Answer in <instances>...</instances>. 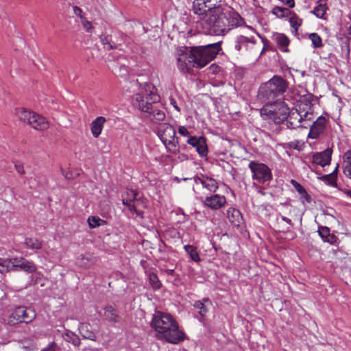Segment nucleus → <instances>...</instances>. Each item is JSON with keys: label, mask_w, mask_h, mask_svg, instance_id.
<instances>
[{"label": "nucleus", "mask_w": 351, "mask_h": 351, "mask_svg": "<svg viewBox=\"0 0 351 351\" xmlns=\"http://www.w3.org/2000/svg\"><path fill=\"white\" fill-rule=\"evenodd\" d=\"M121 40H123V36L122 35L121 36Z\"/></svg>", "instance_id": "nucleus-62"}, {"label": "nucleus", "mask_w": 351, "mask_h": 351, "mask_svg": "<svg viewBox=\"0 0 351 351\" xmlns=\"http://www.w3.org/2000/svg\"><path fill=\"white\" fill-rule=\"evenodd\" d=\"M217 69V66L214 65V64H212L210 67V70H213V72H215V69Z\"/></svg>", "instance_id": "nucleus-58"}, {"label": "nucleus", "mask_w": 351, "mask_h": 351, "mask_svg": "<svg viewBox=\"0 0 351 351\" xmlns=\"http://www.w3.org/2000/svg\"><path fill=\"white\" fill-rule=\"evenodd\" d=\"M317 5L311 11L317 18L323 19L328 10L326 0H319Z\"/></svg>", "instance_id": "nucleus-30"}, {"label": "nucleus", "mask_w": 351, "mask_h": 351, "mask_svg": "<svg viewBox=\"0 0 351 351\" xmlns=\"http://www.w3.org/2000/svg\"><path fill=\"white\" fill-rule=\"evenodd\" d=\"M73 12L74 14L80 17V19L82 20V19H84L83 16H82V10L81 8H80L79 7L77 6H74L73 7Z\"/></svg>", "instance_id": "nucleus-51"}, {"label": "nucleus", "mask_w": 351, "mask_h": 351, "mask_svg": "<svg viewBox=\"0 0 351 351\" xmlns=\"http://www.w3.org/2000/svg\"><path fill=\"white\" fill-rule=\"evenodd\" d=\"M274 40L276 42L278 46L282 52H287L289 51L287 47L289 45L290 40L285 34L276 33L274 35Z\"/></svg>", "instance_id": "nucleus-26"}, {"label": "nucleus", "mask_w": 351, "mask_h": 351, "mask_svg": "<svg viewBox=\"0 0 351 351\" xmlns=\"http://www.w3.org/2000/svg\"><path fill=\"white\" fill-rule=\"evenodd\" d=\"M88 226L90 228H95L106 223L105 221L98 217H89L88 218Z\"/></svg>", "instance_id": "nucleus-38"}, {"label": "nucleus", "mask_w": 351, "mask_h": 351, "mask_svg": "<svg viewBox=\"0 0 351 351\" xmlns=\"http://www.w3.org/2000/svg\"><path fill=\"white\" fill-rule=\"evenodd\" d=\"M150 326L156 332L158 339L169 343L178 344L186 338L176 319L168 313L156 311L152 316Z\"/></svg>", "instance_id": "nucleus-2"}, {"label": "nucleus", "mask_w": 351, "mask_h": 351, "mask_svg": "<svg viewBox=\"0 0 351 351\" xmlns=\"http://www.w3.org/2000/svg\"><path fill=\"white\" fill-rule=\"evenodd\" d=\"M106 121L104 117H98L91 123L90 130L95 138H97L101 134Z\"/></svg>", "instance_id": "nucleus-24"}, {"label": "nucleus", "mask_w": 351, "mask_h": 351, "mask_svg": "<svg viewBox=\"0 0 351 351\" xmlns=\"http://www.w3.org/2000/svg\"><path fill=\"white\" fill-rule=\"evenodd\" d=\"M199 143H200V138H197L196 136H191L187 140V143L195 147L199 144Z\"/></svg>", "instance_id": "nucleus-44"}, {"label": "nucleus", "mask_w": 351, "mask_h": 351, "mask_svg": "<svg viewBox=\"0 0 351 351\" xmlns=\"http://www.w3.org/2000/svg\"><path fill=\"white\" fill-rule=\"evenodd\" d=\"M152 99V104L149 108H145V112L143 113V116L154 124H160L166 118L164 107L160 103L159 95H154Z\"/></svg>", "instance_id": "nucleus-10"}, {"label": "nucleus", "mask_w": 351, "mask_h": 351, "mask_svg": "<svg viewBox=\"0 0 351 351\" xmlns=\"http://www.w3.org/2000/svg\"><path fill=\"white\" fill-rule=\"evenodd\" d=\"M221 0H194L192 3L191 12L193 16L202 15L216 8L223 7L220 5Z\"/></svg>", "instance_id": "nucleus-15"}, {"label": "nucleus", "mask_w": 351, "mask_h": 351, "mask_svg": "<svg viewBox=\"0 0 351 351\" xmlns=\"http://www.w3.org/2000/svg\"><path fill=\"white\" fill-rule=\"evenodd\" d=\"M15 114L19 121L26 123L35 130H45L49 128V122L45 118L24 108H16Z\"/></svg>", "instance_id": "nucleus-7"}, {"label": "nucleus", "mask_w": 351, "mask_h": 351, "mask_svg": "<svg viewBox=\"0 0 351 351\" xmlns=\"http://www.w3.org/2000/svg\"><path fill=\"white\" fill-rule=\"evenodd\" d=\"M36 317L35 311L30 307L19 306L9 315L8 322L10 325L19 323L29 324Z\"/></svg>", "instance_id": "nucleus-11"}, {"label": "nucleus", "mask_w": 351, "mask_h": 351, "mask_svg": "<svg viewBox=\"0 0 351 351\" xmlns=\"http://www.w3.org/2000/svg\"><path fill=\"white\" fill-rule=\"evenodd\" d=\"M281 1L284 5H286L290 8H293L295 6V1L294 0H279Z\"/></svg>", "instance_id": "nucleus-50"}, {"label": "nucleus", "mask_w": 351, "mask_h": 351, "mask_svg": "<svg viewBox=\"0 0 351 351\" xmlns=\"http://www.w3.org/2000/svg\"><path fill=\"white\" fill-rule=\"evenodd\" d=\"M15 167H16V171H18V173H19L20 174H23L24 173V169H23V167L19 165H15Z\"/></svg>", "instance_id": "nucleus-56"}, {"label": "nucleus", "mask_w": 351, "mask_h": 351, "mask_svg": "<svg viewBox=\"0 0 351 351\" xmlns=\"http://www.w3.org/2000/svg\"><path fill=\"white\" fill-rule=\"evenodd\" d=\"M184 249L186 251V252L189 255L191 260H193L195 262H198L200 261L199 255L195 247L191 245H184Z\"/></svg>", "instance_id": "nucleus-35"}, {"label": "nucleus", "mask_w": 351, "mask_h": 351, "mask_svg": "<svg viewBox=\"0 0 351 351\" xmlns=\"http://www.w3.org/2000/svg\"><path fill=\"white\" fill-rule=\"evenodd\" d=\"M338 169H339V165H337L335 170L330 174L323 176L322 180L324 181L328 182L330 184H335V182H336V178H337V173L338 171Z\"/></svg>", "instance_id": "nucleus-42"}, {"label": "nucleus", "mask_w": 351, "mask_h": 351, "mask_svg": "<svg viewBox=\"0 0 351 351\" xmlns=\"http://www.w3.org/2000/svg\"><path fill=\"white\" fill-rule=\"evenodd\" d=\"M196 150L201 156H204L207 154L208 149L206 144V141L203 137H200V143L195 147Z\"/></svg>", "instance_id": "nucleus-41"}, {"label": "nucleus", "mask_w": 351, "mask_h": 351, "mask_svg": "<svg viewBox=\"0 0 351 351\" xmlns=\"http://www.w3.org/2000/svg\"><path fill=\"white\" fill-rule=\"evenodd\" d=\"M271 12L278 18H284L289 16V15L291 14V10L286 8L275 6L272 9Z\"/></svg>", "instance_id": "nucleus-37"}, {"label": "nucleus", "mask_w": 351, "mask_h": 351, "mask_svg": "<svg viewBox=\"0 0 351 351\" xmlns=\"http://www.w3.org/2000/svg\"><path fill=\"white\" fill-rule=\"evenodd\" d=\"M313 118L314 113L311 101L300 100L295 109L289 110L287 118L285 120L289 128L295 129L302 126V121H311Z\"/></svg>", "instance_id": "nucleus-4"}, {"label": "nucleus", "mask_w": 351, "mask_h": 351, "mask_svg": "<svg viewBox=\"0 0 351 351\" xmlns=\"http://www.w3.org/2000/svg\"><path fill=\"white\" fill-rule=\"evenodd\" d=\"M25 244L27 247L32 250H39L42 247V242L35 238H26Z\"/></svg>", "instance_id": "nucleus-36"}, {"label": "nucleus", "mask_w": 351, "mask_h": 351, "mask_svg": "<svg viewBox=\"0 0 351 351\" xmlns=\"http://www.w3.org/2000/svg\"><path fill=\"white\" fill-rule=\"evenodd\" d=\"M104 317L111 323H117L120 321V316L115 308L111 305H107L104 308Z\"/></svg>", "instance_id": "nucleus-27"}, {"label": "nucleus", "mask_w": 351, "mask_h": 351, "mask_svg": "<svg viewBox=\"0 0 351 351\" xmlns=\"http://www.w3.org/2000/svg\"><path fill=\"white\" fill-rule=\"evenodd\" d=\"M98 258L96 256H95L92 253H86L80 254L77 258V264L81 267L84 268H88L90 266L97 263Z\"/></svg>", "instance_id": "nucleus-22"}, {"label": "nucleus", "mask_w": 351, "mask_h": 351, "mask_svg": "<svg viewBox=\"0 0 351 351\" xmlns=\"http://www.w3.org/2000/svg\"><path fill=\"white\" fill-rule=\"evenodd\" d=\"M93 350H94V349L90 348H84L83 349V351H93Z\"/></svg>", "instance_id": "nucleus-60"}, {"label": "nucleus", "mask_w": 351, "mask_h": 351, "mask_svg": "<svg viewBox=\"0 0 351 351\" xmlns=\"http://www.w3.org/2000/svg\"><path fill=\"white\" fill-rule=\"evenodd\" d=\"M128 72V68L125 65H122L119 68V75L121 77H126Z\"/></svg>", "instance_id": "nucleus-46"}, {"label": "nucleus", "mask_w": 351, "mask_h": 351, "mask_svg": "<svg viewBox=\"0 0 351 351\" xmlns=\"http://www.w3.org/2000/svg\"><path fill=\"white\" fill-rule=\"evenodd\" d=\"M12 268V271L20 269L29 273L34 272L36 270V266L32 262L23 258H13Z\"/></svg>", "instance_id": "nucleus-17"}, {"label": "nucleus", "mask_w": 351, "mask_h": 351, "mask_svg": "<svg viewBox=\"0 0 351 351\" xmlns=\"http://www.w3.org/2000/svg\"><path fill=\"white\" fill-rule=\"evenodd\" d=\"M193 179L197 184H201L203 188L210 193L215 192L219 187L217 181L212 178L202 176V177H194Z\"/></svg>", "instance_id": "nucleus-21"}, {"label": "nucleus", "mask_w": 351, "mask_h": 351, "mask_svg": "<svg viewBox=\"0 0 351 351\" xmlns=\"http://www.w3.org/2000/svg\"><path fill=\"white\" fill-rule=\"evenodd\" d=\"M22 351H29L31 349L29 347L23 346L21 347Z\"/></svg>", "instance_id": "nucleus-57"}, {"label": "nucleus", "mask_w": 351, "mask_h": 351, "mask_svg": "<svg viewBox=\"0 0 351 351\" xmlns=\"http://www.w3.org/2000/svg\"><path fill=\"white\" fill-rule=\"evenodd\" d=\"M342 167L345 176L351 179V149L344 153Z\"/></svg>", "instance_id": "nucleus-29"}, {"label": "nucleus", "mask_w": 351, "mask_h": 351, "mask_svg": "<svg viewBox=\"0 0 351 351\" xmlns=\"http://www.w3.org/2000/svg\"><path fill=\"white\" fill-rule=\"evenodd\" d=\"M100 40L104 45V47L107 50L117 49L121 43H116L113 42L108 36L101 35L100 36Z\"/></svg>", "instance_id": "nucleus-33"}, {"label": "nucleus", "mask_w": 351, "mask_h": 351, "mask_svg": "<svg viewBox=\"0 0 351 351\" xmlns=\"http://www.w3.org/2000/svg\"><path fill=\"white\" fill-rule=\"evenodd\" d=\"M249 168L252 172V178L259 183H265L272 178L271 169L265 164L252 161Z\"/></svg>", "instance_id": "nucleus-14"}, {"label": "nucleus", "mask_w": 351, "mask_h": 351, "mask_svg": "<svg viewBox=\"0 0 351 351\" xmlns=\"http://www.w3.org/2000/svg\"><path fill=\"white\" fill-rule=\"evenodd\" d=\"M291 182L293 183L295 190L302 195V194L305 193L306 190L299 183L294 180H291Z\"/></svg>", "instance_id": "nucleus-45"}, {"label": "nucleus", "mask_w": 351, "mask_h": 351, "mask_svg": "<svg viewBox=\"0 0 351 351\" xmlns=\"http://www.w3.org/2000/svg\"><path fill=\"white\" fill-rule=\"evenodd\" d=\"M149 282L154 289H158L160 287V280L155 274H150L149 276Z\"/></svg>", "instance_id": "nucleus-43"}, {"label": "nucleus", "mask_w": 351, "mask_h": 351, "mask_svg": "<svg viewBox=\"0 0 351 351\" xmlns=\"http://www.w3.org/2000/svg\"><path fill=\"white\" fill-rule=\"evenodd\" d=\"M167 272L169 274H173V273L174 272V270L173 269H169L167 271Z\"/></svg>", "instance_id": "nucleus-61"}, {"label": "nucleus", "mask_w": 351, "mask_h": 351, "mask_svg": "<svg viewBox=\"0 0 351 351\" xmlns=\"http://www.w3.org/2000/svg\"><path fill=\"white\" fill-rule=\"evenodd\" d=\"M177 66L182 73H189L195 65L192 49L187 51L186 48H180L177 50Z\"/></svg>", "instance_id": "nucleus-13"}, {"label": "nucleus", "mask_w": 351, "mask_h": 351, "mask_svg": "<svg viewBox=\"0 0 351 351\" xmlns=\"http://www.w3.org/2000/svg\"><path fill=\"white\" fill-rule=\"evenodd\" d=\"M289 16V21L291 27L293 29V33L297 34L298 29L302 24V19L297 14L291 11Z\"/></svg>", "instance_id": "nucleus-31"}, {"label": "nucleus", "mask_w": 351, "mask_h": 351, "mask_svg": "<svg viewBox=\"0 0 351 351\" xmlns=\"http://www.w3.org/2000/svg\"><path fill=\"white\" fill-rule=\"evenodd\" d=\"M226 199L224 196L214 195L206 197L204 203V205L213 210H218L225 205Z\"/></svg>", "instance_id": "nucleus-20"}, {"label": "nucleus", "mask_w": 351, "mask_h": 351, "mask_svg": "<svg viewBox=\"0 0 351 351\" xmlns=\"http://www.w3.org/2000/svg\"><path fill=\"white\" fill-rule=\"evenodd\" d=\"M289 83L278 75H274L268 82L262 84L258 90V97L265 102H269L281 97L287 91Z\"/></svg>", "instance_id": "nucleus-3"}, {"label": "nucleus", "mask_w": 351, "mask_h": 351, "mask_svg": "<svg viewBox=\"0 0 351 351\" xmlns=\"http://www.w3.org/2000/svg\"><path fill=\"white\" fill-rule=\"evenodd\" d=\"M79 331L84 339L96 341L97 336L91 330V325L88 323H81L79 326Z\"/></svg>", "instance_id": "nucleus-23"}, {"label": "nucleus", "mask_w": 351, "mask_h": 351, "mask_svg": "<svg viewBox=\"0 0 351 351\" xmlns=\"http://www.w3.org/2000/svg\"><path fill=\"white\" fill-rule=\"evenodd\" d=\"M301 197L302 199H304L308 203H311V202L312 200L311 197L307 193L306 191L305 192V193H304L301 195Z\"/></svg>", "instance_id": "nucleus-55"}, {"label": "nucleus", "mask_w": 351, "mask_h": 351, "mask_svg": "<svg viewBox=\"0 0 351 351\" xmlns=\"http://www.w3.org/2000/svg\"><path fill=\"white\" fill-rule=\"evenodd\" d=\"M289 112V108L283 101L267 102L261 109V114L264 119L271 120L276 123L284 121Z\"/></svg>", "instance_id": "nucleus-5"}, {"label": "nucleus", "mask_w": 351, "mask_h": 351, "mask_svg": "<svg viewBox=\"0 0 351 351\" xmlns=\"http://www.w3.org/2000/svg\"><path fill=\"white\" fill-rule=\"evenodd\" d=\"M332 152L331 149H326L322 152L314 154L312 162L321 167L328 165L330 163Z\"/></svg>", "instance_id": "nucleus-19"}, {"label": "nucleus", "mask_w": 351, "mask_h": 351, "mask_svg": "<svg viewBox=\"0 0 351 351\" xmlns=\"http://www.w3.org/2000/svg\"><path fill=\"white\" fill-rule=\"evenodd\" d=\"M343 50L345 52V56L346 58H348L350 55V45L349 42L348 40L346 41L344 46L343 47Z\"/></svg>", "instance_id": "nucleus-49"}, {"label": "nucleus", "mask_w": 351, "mask_h": 351, "mask_svg": "<svg viewBox=\"0 0 351 351\" xmlns=\"http://www.w3.org/2000/svg\"><path fill=\"white\" fill-rule=\"evenodd\" d=\"M137 193L134 190L127 189L123 195V204L126 206L128 210L132 213L136 214L137 217L143 218V213L139 210V207L144 206V203L136 197Z\"/></svg>", "instance_id": "nucleus-12"}, {"label": "nucleus", "mask_w": 351, "mask_h": 351, "mask_svg": "<svg viewBox=\"0 0 351 351\" xmlns=\"http://www.w3.org/2000/svg\"><path fill=\"white\" fill-rule=\"evenodd\" d=\"M82 24L83 25V27L84 29L86 31V32H90V29H92V25H91V23L90 21H88V20H86L85 18L84 19H82Z\"/></svg>", "instance_id": "nucleus-47"}, {"label": "nucleus", "mask_w": 351, "mask_h": 351, "mask_svg": "<svg viewBox=\"0 0 351 351\" xmlns=\"http://www.w3.org/2000/svg\"><path fill=\"white\" fill-rule=\"evenodd\" d=\"M345 193L346 194V195L349 197L351 198V190H348L345 192Z\"/></svg>", "instance_id": "nucleus-59"}, {"label": "nucleus", "mask_w": 351, "mask_h": 351, "mask_svg": "<svg viewBox=\"0 0 351 351\" xmlns=\"http://www.w3.org/2000/svg\"><path fill=\"white\" fill-rule=\"evenodd\" d=\"M159 125L158 136L160 140L169 152L176 154L179 151V147L174 128L167 123H162Z\"/></svg>", "instance_id": "nucleus-9"}, {"label": "nucleus", "mask_w": 351, "mask_h": 351, "mask_svg": "<svg viewBox=\"0 0 351 351\" xmlns=\"http://www.w3.org/2000/svg\"><path fill=\"white\" fill-rule=\"evenodd\" d=\"M64 339L71 343L75 346H79L81 343L80 338L73 332H66L64 336Z\"/></svg>", "instance_id": "nucleus-39"}, {"label": "nucleus", "mask_w": 351, "mask_h": 351, "mask_svg": "<svg viewBox=\"0 0 351 351\" xmlns=\"http://www.w3.org/2000/svg\"><path fill=\"white\" fill-rule=\"evenodd\" d=\"M211 306V301L208 298H204L202 301H197L194 304V307L198 310V313L202 317H204L207 314Z\"/></svg>", "instance_id": "nucleus-28"}, {"label": "nucleus", "mask_w": 351, "mask_h": 351, "mask_svg": "<svg viewBox=\"0 0 351 351\" xmlns=\"http://www.w3.org/2000/svg\"><path fill=\"white\" fill-rule=\"evenodd\" d=\"M227 217L229 221L235 226H239L243 221L240 211L234 208H230L227 210Z\"/></svg>", "instance_id": "nucleus-25"}, {"label": "nucleus", "mask_w": 351, "mask_h": 351, "mask_svg": "<svg viewBox=\"0 0 351 351\" xmlns=\"http://www.w3.org/2000/svg\"><path fill=\"white\" fill-rule=\"evenodd\" d=\"M319 234L323 239L324 242L333 243L335 240L334 235H330V229L328 227H320L318 230Z\"/></svg>", "instance_id": "nucleus-32"}, {"label": "nucleus", "mask_w": 351, "mask_h": 351, "mask_svg": "<svg viewBox=\"0 0 351 351\" xmlns=\"http://www.w3.org/2000/svg\"><path fill=\"white\" fill-rule=\"evenodd\" d=\"M326 119L323 116H319L313 123L310 128L308 137L310 138L316 139L325 130Z\"/></svg>", "instance_id": "nucleus-18"}, {"label": "nucleus", "mask_w": 351, "mask_h": 351, "mask_svg": "<svg viewBox=\"0 0 351 351\" xmlns=\"http://www.w3.org/2000/svg\"><path fill=\"white\" fill-rule=\"evenodd\" d=\"M169 101H170V104L171 106H173V107L178 111V112H180V108L178 107V106L177 105V103H176V101L174 98H170L169 99Z\"/></svg>", "instance_id": "nucleus-54"}, {"label": "nucleus", "mask_w": 351, "mask_h": 351, "mask_svg": "<svg viewBox=\"0 0 351 351\" xmlns=\"http://www.w3.org/2000/svg\"><path fill=\"white\" fill-rule=\"evenodd\" d=\"M154 95H158L156 89L154 86L149 84H145L141 86L139 90L134 95L133 104L138 108L143 113L145 109L152 104Z\"/></svg>", "instance_id": "nucleus-8"}, {"label": "nucleus", "mask_w": 351, "mask_h": 351, "mask_svg": "<svg viewBox=\"0 0 351 351\" xmlns=\"http://www.w3.org/2000/svg\"><path fill=\"white\" fill-rule=\"evenodd\" d=\"M308 38L311 40L312 45L315 48H319L322 47V40L317 34L311 33L308 35Z\"/></svg>", "instance_id": "nucleus-40"}, {"label": "nucleus", "mask_w": 351, "mask_h": 351, "mask_svg": "<svg viewBox=\"0 0 351 351\" xmlns=\"http://www.w3.org/2000/svg\"><path fill=\"white\" fill-rule=\"evenodd\" d=\"M12 258H0V274H3L12 271Z\"/></svg>", "instance_id": "nucleus-34"}, {"label": "nucleus", "mask_w": 351, "mask_h": 351, "mask_svg": "<svg viewBox=\"0 0 351 351\" xmlns=\"http://www.w3.org/2000/svg\"><path fill=\"white\" fill-rule=\"evenodd\" d=\"M257 42L254 36L240 35L237 37L234 48L238 51H253L257 48Z\"/></svg>", "instance_id": "nucleus-16"}, {"label": "nucleus", "mask_w": 351, "mask_h": 351, "mask_svg": "<svg viewBox=\"0 0 351 351\" xmlns=\"http://www.w3.org/2000/svg\"><path fill=\"white\" fill-rule=\"evenodd\" d=\"M56 350V343L54 342H51L48 344V346L43 348L41 351H55Z\"/></svg>", "instance_id": "nucleus-52"}, {"label": "nucleus", "mask_w": 351, "mask_h": 351, "mask_svg": "<svg viewBox=\"0 0 351 351\" xmlns=\"http://www.w3.org/2000/svg\"><path fill=\"white\" fill-rule=\"evenodd\" d=\"M192 55L195 64L202 68L211 62L221 51L220 43L209 44L205 46L193 47Z\"/></svg>", "instance_id": "nucleus-6"}, {"label": "nucleus", "mask_w": 351, "mask_h": 351, "mask_svg": "<svg viewBox=\"0 0 351 351\" xmlns=\"http://www.w3.org/2000/svg\"><path fill=\"white\" fill-rule=\"evenodd\" d=\"M193 18L197 27L201 28L205 34L215 36H223L243 23L239 14L226 5Z\"/></svg>", "instance_id": "nucleus-1"}, {"label": "nucleus", "mask_w": 351, "mask_h": 351, "mask_svg": "<svg viewBox=\"0 0 351 351\" xmlns=\"http://www.w3.org/2000/svg\"><path fill=\"white\" fill-rule=\"evenodd\" d=\"M281 219L282 221L287 223L288 226L286 228L287 230H289V228L293 226L292 221L289 218L286 217L285 216H281Z\"/></svg>", "instance_id": "nucleus-53"}, {"label": "nucleus", "mask_w": 351, "mask_h": 351, "mask_svg": "<svg viewBox=\"0 0 351 351\" xmlns=\"http://www.w3.org/2000/svg\"><path fill=\"white\" fill-rule=\"evenodd\" d=\"M178 133L180 135L184 136H187L189 135V132L187 128H185L184 126H180L178 128Z\"/></svg>", "instance_id": "nucleus-48"}]
</instances>
